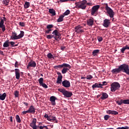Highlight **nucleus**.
<instances>
[{
  "mask_svg": "<svg viewBox=\"0 0 129 129\" xmlns=\"http://www.w3.org/2000/svg\"><path fill=\"white\" fill-rule=\"evenodd\" d=\"M15 76L16 79H20L21 75L20 74V70L19 69H15Z\"/></svg>",
  "mask_w": 129,
  "mask_h": 129,
  "instance_id": "b1692460",
  "label": "nucleus"
},
{
  "mask_svg": "<svg viewBox=\"0 0 129 129\" xmlns=\"http://www.w3.org/2000/svg\"><path fill=\"white\" fill-rule=\"evenodd\" d=\"M101 87H102L103 86H104L105 85H107V83L105 81L103 82L102 84H101Z\"/></svg>",
  "mask_w": 129,
  "mask_h": 129,
  "instance_id": "8fccbe9b",
  "label": "nucleus"
},
{
  "mask_svg": "<svg viewBox=\"0 0 129 129\" xmlns=\"http://www.w3.org/2000/svg\"><path fill=\"white\" fill-rule=\"evenodd\" d=\"M69 0H59L58 1V3H66V2H68Z\"/></svg>",
  "mask_w": 129,
  "mask_h": 129,
  "instance_id": "3c124183",
  "label": "nucleus"
},
{
  "mask_svg": "<svg viewBox=\"0 0 129 129\" xmlns=\"http://www.w3.org/2000/svg\"><path fill=\"white\" fill-rule=\"evenodd\" d=\"M19 94H20V92H19V91H15L14 92V95L15 97H19Z\"/></svg>",
  "mask_w": 129,
  "mask_h": 129,
  "instance_id": "e433bc0d",
  "label": "nucleus"
},
{
  "mask_svg": "<svg viewBox=\"0 0 129 129\" xmlns=\"http://www.w3.org/2000/svg\"><path fill=\"white\" fill-rule=\"evenodd\" d=\"M25 35V32L23 31H20V34L18 35L17 33L15 31H12V36H11V40H19L21 39Z\"/></svg>",
  "mask_w": 129,
  "mask_h": 129,
  "instance_id": "7ed1b4c3",
  "label": "nucleus"
},
{
  "mask_svg": "<svg viewBox=\"0 0 129 129\" xmlns=\"http://www.w3.org/2000/svg\"><path fill=\"white\" fill-rule=\"evenodd\" d=\"M106 113L108 114H114V115H117V114H118V112L114 110H107Z\"/></svg>",
  "mask_w": 129,
  "mask_h": 129,
  "instance_id": "5701e85b",
  "label": "nucleus"
},
{
  "mask_svg": "<svg viewBox=\"0 0 129 129\" xmlns=\"http://www.w3.org/2000/svg\"><path fill=\"white\" fill-rule=\"evenodd\" d=\"M19 25L21 27H25V23L24 22H19Z\"/></svg>",
  "mask_w": 129,
  "mask_h": 129,
  "instance_id": "603ef678",
  "label": "nucleus"
},
{
  "mask_svg": "<svg viewBox=\"0 0 129 129\" xmlns=\"http://www.w3.org/2000/svg\"><path fill=\"white\" fill-rule=\"evenodd\" d=\"M49 121H53L55 123L58 122V120L55 116L49 115V119H48Z\"/></svg>",
  "mask_w": 129,
  "mask_h": 129,
  "instance_id": "4be33fe9",
  "label": "nucleus"
},
{
  "mask_svg": "<svg viewBox=\"0 0 129 129\" xmlns=\"http://www.w3.org/2000/svg\"><path fill=\"white\" fill-rule=\"evenodd\" d=\"M1 55H4V51H0Z\"/></svg>",
  "mask_w": 129,
  "mask_h": 129,
  "instance_id": "680f3d73",
  "label": "nucleus"
},
{
  "mask_svg": "<svg viewBox=\"0 0 129 129\" xmlns=\"http://www.w3.org/2000/svg\"><path fill=\"white\" fill-rule=\"evenodd\" d=\"M4 19H1L0 22V28L2 29L3 32H5L6 31V25H5V22L7 21V18L6 17H3Z\"/></svg>",
  "mask_w": 129,
  "mask_h": 129,
  "instance_id": "1a4fd4ad",
  "label": "nucleus"
},
{
  "mask_svg": "<svg viewBox=\"0 0 129 129\" xmlns=\"http://www.w3.org/2000/svg\"><path fill=\"white\" fill-rule=\"evenodd\" d=\"M9 43L11 44V48H13V47H15V44H16V43L15 42L10 41V42H9Z\"/></svg>",
  "mask_w": 129,
  "mask_h": 129,
  "instance_id": "4c0bfd02",
  "label": "nucleus"
},
{
  "mask_svg": "<svg viewBox=\"0 0 129 129\" xmlns=\"http://www.w3.org/2000/svg\"><path fill=\"white\" fill-rule=\"evenodd\" d=\"M94 23V19L91 18L87 20V24L89 27H92Z\"/></svg>",
  "mask_w": 129,
  "mask_h": 129,
  "instance_id": "6ab92c4d",
  "label": "nucleus"
},
{
  "mask_svg": "<svg viewBox=\"0 0 129 129\" xmlns=\"http://www.w3.org/2000/svg\"><path fill=\"white\" fill-rule=\"evenodd\" d=\"M105 8L108 15H109V17L112 19V21H114V18H113L114 17V12H113V10L110 7H108L107 4H105Z\"/></svg>",
  "mask_w": 129,
  "mask_h": 129,
  "instance_id": "423d86ee",
  "label": "nucleus"
},
{
  "mask_svg": "<svg viewBox=\"0 0 129 129\" xmlns=\"http://www.w3.org/2000/svg\"><path fill=\"white\" fill-rule=\"evenodd\" d=\"M51 31H52V29H48L47 30H46L45 34H51Z\"/></svg>",
  "mask_w": 129,
  "mask_h": 129,
  "instance_id": "a18cd8bd",
  "label": "nucleus"
},
{
  "mask_svg": "<svg viewBox=\"0 0 129 129\" xmlns=\"http://www.w3.org/2000/svg\"><path fill=\"white\" fill-rule=\"evenodd\" d=\"M3 47H4V48H8V47H10V41H9V40L6 41L4 43Z\"/></svg>",
  "mask_w": 129,
  "mask_h": 129,
  "instance_id": "c756f323",
  "label": "nucleus"
},
{
  "mask_svg": "<svg viewBox=\"0 0 129 129\" xmlns=\"http://www.w3.org/2000/svg\"><path fill=\"white\" fill-rule=\"evenodd\" d=\"M49 13L51 14L52 16H56V11L53 9H49Z\"/></svg>",
  "mask_w": 129,
  "mask_h": 129,
  "instance_id": "cd10ccee",
  "label": "nucleus"
},
{
  "mask_svg": "<svg viewBox=\"0 0 129 129\" xmlns=\"http://www.w3.org/2000/svg\"><path fill=\"white\" fill-rule=\"evenodd\" d=\"M101 86V83H96L92 86V87L93 89H95V88H103Z\"/></svg>",
  "mask_w": 129,
  "mask_h": 129,
  "instance_id": "aec40b11",
  "label": "nucleus"
},
{
  "mask_svg": "<svg viewBox=\"0 0 129 129\" xmlns=\"http://www.w3.org/2000/svg\"><path fill=\"white\" fill-rule=\"evenodd\" d=\"M97 40H98V42H102L103 38H102V37H101V36H98Z\"/></svg>",
  "mask_w": 129,
  "mask_h": 129,
  "instance_id": "a19ab883",
  "label": "nucleus"
},
{
  "mask_svg": "<svg viewBox=\"0 0 129 129\" xmlns=\"http://www.w3.org/2000/svg\"><path fill=\"white\" fill-rule=\"evenodd\" d=\"M99 8H100L99 5H96L92 7L91 11L92 16H94L95 14V13L98 11Z\"/></svg>",
  "mask_w": 129,
  "mask_h": 129,
  "instance_id": "9d476101",
  "label": "nucleus"
},
{
  "mask_svg": "<svg viewBox=\"0 0 129 129\" xmlns=\"http://www.w3.org/2000/svg\"><path fill=\"white\" fill-rule=\"evenodd\" d=\"M19 66H20V63H19V62H18V61H16L15 64V68H19Z\"/></svg>",
  "mask_w": 129,
  "mask_h": 129,
  "instance_id": "37998d69",
  "label": "nucleus"
},
{
  "mask_svg": "<svg viewBox=\"0 0 129 129\" xmlns=\"http://www.w3.org/2000/svg\"><path fill=\"white\" fill-rule=\"evenodd\" d=\"M41 76H43V74H41Z\"/></svg>",
  "mask_w": 129,
  "mask_h": 129,
  "instance_id": "338daca9",
  "label": "nucleus"
},
{
  "mask_svg": "<svg viewBox=\"0 0 129 129\" xmlns=\"http://www.w3.org/2000/svg\"><path fill=\"white\" fill-rule=\"evenodd\" d=\"M7 97V93L0 94V100H5Z\"/></svg>",
  "mask_w": 129,
  "mask_h": 129,
  "instance_id": "a878e982",
  "label": "nucleus"
},
{
  "mask_svg": "<svg viewBox=\"0 0 129 129\" xmlns=\"http://www.w3.org/2000/svg\"><path fill=\"white\" fill-rule=\"evenodd\" d=\"M116 103L118 105H121V104H129V99L122 100L121 99L120 101H116Z\"/></svg>",
  "mask_w": 129,
  "mask_h": 129,
  "instance_id": "9b49d317",
  "label": "nucleus"
},
{
  "mask_svg": "<svg viewBox=\"0 0 129 129\" xmlns=\"http://www.w3.org/2000/svg\"><path fill=\"white\" fill-rule=\"evenodd\" d=\"M10 3V0H4L3 1V4L5 5V6H9V4Z\"/></svg>",
  "mask_w": 129,
  "mask_h": 129,
  "instance_id": "f704fd0d",
  "label": "nucleus"
},
{
  "mask_svg": "<svg viewBox=\"0 0 129 129\" xmlns=\"http://www.w3.org/2000/svg\"><path fill=\"white\" fill-rule=\"evenodd\" d=\"M110 117V116L108 115H105L104 116V118L105 120H108V119Z\"/></svg>",
  "mask_w": 129,
  "mask_h": 129,
  "instance_id": "79ce46f5",
  "label": "nucleus"
},
{
  "mask_svg": "<svg viewBox=\"0 0 129 129\" xmlns=\"http://www.w3.org/2000/svg\"><path fill=\"white\" fill-rule=\"evenodd\" d=\"M24 9H29L30 8V2H26L24 5Z\"/></svg>",
  "mask_w": 129,
  "mask_h": 129,
  "instance_id": "2f4dec72",
  "label": "nucleus"
},
{
  "mask_svg": "<svg viewBox=\"0 0 129 129\" xmlns=\"http://www.w3.org/2000/svg\"><path fill=\"white\" fill-rule=\"evenodd\" d=\"M105 8L108 15H109V17L112 19V21H114V18H113L114 17V12H113V10L110 7H108L107 4H105Z\"/></svg>",
  "mask_w": 129,
  "mask_h": 129,
  "instance_id": "39448f33",
  "label": "nucleus"
},
{
  "mask_svg": "<svg viewBox=\"0 0 129 129\" xmlns=\"http://www.w3.org/2000/svg\"><path fill=\"white\" fill-rule=\"evenodd\" d=\"M100 96H101V95H98L97 96V98H99V97H100Z\"/></svg>",
  "mask_w": 129,
  "mask_h": 129,
  "instance_id": "e2e57ef3",
  "label": "nucleus"
},
{
  "mask_svg": "<svg viewBox=\"0 0 129 129\" xmlns=\"http://www.w3.org/2000/svg\"><path fill=\"white\" fill-rule=\"evenodd\" d=\"M47 58H48V59H54V56L52 55V53H48L47 55Z\"/></svg>",
  "mask_w": 129,
  "mask_h": 129,
  "instance_id": "72a5a7b5",
  "label": "nucleus"
},
{
  "mask_svg": "<svg viewBox=\"0 0 129 129\" xmlns=\"http://www.w3.org/2000/svg\"><path fill=\"white\" fill-rule=\"evenodd\" d=\"M100 52V50L99 49H96L93 51L92 52V55L93 56H96Z\"/></svg>",
  "mask_w": 129,
  "mask_h": 129,
  "instance_id": "7c9ffc66",
  "label": "nucleus"
},
{
  "mask_svg": "<svg viewBox=\"0 0 129 129\" xmlns=\"http://www.w3.org/2000/svg\"><path fill=\"white\" fill-rule=\"evenodd\" d=\"M116 129H129V127L127 126H122V127H118Z\"/></svg>",
  "mask_w": 129,
  "mask_h": 129,
  "instance_id": "ea45409f",
  "label": "nucleus"
},
{
  "mask_svg": "<svg viewBox=\"0 0 129 129\" xmlns=\"http://www.w3.org/2000/svg\"><path fill=\"white\" fill-rule=\"evenodd\" d=\"M110 25V20L109 19H105L103 21V26L105 28H108Z\"/></svg>",
  "mask_w": 129,
  "mask_h": 129,
  "instance_id": "dca6fc26",
  "label": "nucleus"
},
{
  "mask_svg": "<svg viewBox=\"0 0 129 129\" xmlns=\"http://www.w3.org/2000/svg\"><path fill=\"white\" fill-rule=\"evenodd\" d=\"M58 91H59V92L62 93L64 97L69 98L71 97L72 95H73V93H72V92H69L66 90L65 89L59 88L58 89Z\"/></svg>",
  "mask_w": 129,
  "mask_h": 129,
  "instance_id": "0eeeda50",
  "label": "nucleus"
},
{
  "mask_svg": "<svg viewBox=\"0 0 129 129\" xmlns=\"http://www.w3.org/2000/svg\"><path fill=\"white\" fill-rule=\"evenodd\" d=\"M62 78H63V76H58L56 81L57 84H61L62 83Z\"/></svg>",
  "mask_w": 129,
  "mask_h": 129,
  "instance_id": "bb28decb",
  "label": "nucleus"
},
{
  "mask_svg": "<svg viewBox=\"0 0 129 129\" xmlns=\"http://www.w3.org/2000/svg\"><path fill=\"white\" fill-rule=\"evenodd\" d=\"M125 48L126 50H129V46H127V45H126L125 46Z\"/></svg>",
  "mask_w": 129,
  "mask_h": 129,
  "instance_id": "13d9d810",
  "label": "nucleus"
},
{
  "mask_svg": "<svg viewBox=\"0 0 129 129\" xmlns=\"http://www.w3.org/2000/svg\"><path fill=\"white\" fill-rule=\"evenodd\" d=\"M53 25H52V24H49V25H48L46 26V28H47V29H52V28H53Z\"/></svg>",
  "mask_w": 129,
  "mask_h": 129,
  "instance_id": "c03bdc74",
  "label": "nucleus"
},
{
  "mask_svg": "<svg viewBox=\"0 0 129 129\" xmlns=\"http://www.w3.org/2000/svg\"><path fill=\"white\" fill-rule=\"evenodd\" d=\"M86 5H87V6H91L92 4L90 3H87L86 4Z\"/></svg>",
  "mask_w": 129,
  "mask_h": 129,
  "instance_id": "bf43d9fd",
  "label": "nucleus"
},
{
  "mask_svg": "<svg viewBox=\"0 0 129 129\" xmlns=\"http://www.w3.org/2000/svg\"><path fill=\"white\" fill-rule=\"evenodd\" d=\"M119 88H120V84L117 82H113L111 84V92H115L116 90H119Z\"/></svg>",
  "mask_w": 129,
  "mask_h": 129,
  "instance_id": "6e6552de",
  "label": "nucleus"
},
{
  "mask_svg": "<svg viewBox=\"0 0 129 129\" xmlns=\"http://www.w3.org/2000/svg\"><path fill=\"white\" fill-rule=\"evenodd\" d=\"M57 75H58V76H62V74H61V73H60L59 72H57Z\"/></svg>",
  "mask_w": 129,
  "mask_h": 129,
  "instance_id": "4d7b16f0",
  "label": "nucleus"
},
{
  "mask_svg": "<svg viewBox=\"0 0 129 129\" xmlns=\"http://www.w3.org/2000/svg\"><path fill=\"white\" fill-rule=\"evenodd\" d=\"M10 121L13 122V116H10Z\"/></svg>",
  "mask_w": 129,
  "mask_h": 129,
  "instance_id": "052dcab7",
  "label": "nucleus"
},
{
  "mask_svg": "<svg viewBox=\"0 0 129 129\" xmlns=\"http://www.w3.org/2000/svg\"><path fill=\"white\" fill-rule=\"evenodd\" d=\"M70 14V11L69 10H67L63 14V16L65 17V16H68Z\"/></svg>",
  "mask_w": 129,
  "mask_h": 129,
  "instance_id": "c9c22d12",
  "label": "nucleus"
},
{
  "mask_svg": "<svg viewBox=\"0 0 129 129\" xmlns=\"http://www.w3.org/2000/svg\"><path fill=\"white\" fill-rule=\"evenodd\" d=\"M125 46H124L120 49V51L121 52V53H124V51H125Z\"/></svg>",
  "mask_w": 129,
  "mask_h": 129,
  "instance_id": "49530a36",
  "label": "nucleus"
},
{
  "mask_svg": "<svg viewBox=\"0 0 129 129\" xmlns=\"http://www.w3.org/2000/svg\"><path fill=\"white\" fill-rule=\"evenodd\" d=\"M64 16L63 15H60L57 20V23H61V22H63V18H64Z\"/></svg>",
  "mask_w": 129,
  "mask_h": 129,
  "instance_id": "c85d7f7f",
  "label": "nucleus"
},
{
  "mask_svg": "<svg viewBox=\"0 0 129 129\" xmlns=\"http://www.w3.org/2000/svg\"><path fill=\"white\" fill-rule=\"evenodd\" d=\"M86 4H87V1L83 0L82 2H78L75 3L76 9H81L82 10L86 9Z\"/></svg>",
  "mask_w": 129,
  "mask_h": 129,
  "instance_id": "20e7f679",
  "label": "nucleus"
},
{
  "mask_svg": "<svg viewBox=\"0 0 129 129\" xmlns=\"http://www.w3.org/2000/svg\"><path fill=\"white\" fill-rule=\"evenodd\" d=\"M36 122H37V119L34 118L33 121L30 124V126L32 127L33 129H37V125H36Z\"/></svg>",
  "mask_w": 129,
  "mask_h": 129,
  "instance_id": "f3484780",
  "label": "nucleus"
},
{
  "mask_svg": "<svg viewBox=\"0 0 129 129\" xmlns=\"http://www.w3.org/2000/svg\"><path fill=\"white\" fill-rule=\"evenodd\" d=\"M75 32L79 34V33H84V30H83V27L80 25H78L75 27Z\"/></svg>",
  "mask_w": 129,
  "mask_h": 129,
  "instance_id": "f8f14e48",
  "label": "nucleus"
},
{
  "mask_svg": "<svg viewBox=\"0 0 129 129\" xmlns=\"http://www.w3.org/2000/svg\"><path fill=\"white\" fill-rule=\"evenodd\" d=\"M44 127H45L46 129H48V127H47V126H45V125L40 126H39V128H40V129H43Z\"/></svg>",
  "mask_w": 129,
  "mask_h": 129,
  "instance_id": "de8ad7c7",
  "label": "nucleus"
},
{
  "mask_svg": "<svg viewBox=\"0 0 129 129\" xmlns=\"http://www.w3.org/2000/svg\"><path fill=\"white\" fill-rule=\"evenodd\" d=\"M52 34H49L47 35V39H50L52 38H54L56 41H60L61 40V33L59 32L57 30H54Z\"/></svg>",
  "mask_w": 129,
  "mask_h": 129,
  "instance_id": "f03ea898",
  "label": "nucleus"
},
{
  "mask_svg": "<svg viewBox=\"0 0 129 129\" xmlns=\"http://www.w3.org/2000/svg\"><path fill=\"white\" fill-rule=\"evenodd\" d=\"M101 95L102 96L100 97V99L102 100H105V99L108 98V95L106 93L102 92Z\"/></svg>",
  "mask_w": 129,
  "mask_h": 129,
  "instance_id": "393cba45",
  "label": "nucleus"
},
{
  "mask_svg": "<svg viewBox=\"0 0 129 129\" xmlns=\"http://www.w3.org/2000/svg\"><path fill=\"white\" fill-rule=\"evenodd\" d=\"M86 78L85 77H82L81 79H85Z\"/></svg>",
  "mask_w": 129,
  "mask_h": 129,
  "instance_id": "0e129e2a",
  "label": "nucleus"
},
{
  "mask_svg": "<svg viewBox=\"0 0 129 129\" xmlns=\"http://www.w3.org/2000/svg\"><path fill=\"white\" fill-rule=\"evenodd\" d=\"M16 121H17V122H19V123H21V121H22V120H21V118H20V116L19 115H16Z\"/></svg>",
  "mask_w": 129,
  "mask_h": 129,
  "instance_id": "473e14b6",
  "label": "nucleus"
},
{
  "mask_svg": "<svg viewBox=\"0 0 129 129\" xmlns=\"http://www.w3.org/2000/svg\"><path fill=\"white\" fill-rule=\"evenodd\" d=\"M44 81V79L43 78H40L38 80L39 83L41 86H42L44 88H48V86L46 84L43 83Z\"/></svg>",
  "mask_w": 129,
  "mask_h": 129,
  "instance_id": "2eb2a0df",
  "label": "nucleus"
},
{
  "mask_svg": "<svg viewBox=\"0 0 129 129\" xmlns=\"http://www.w3.org/2000/svg\"><path fill=\"white\" fill-rule=\"evenodd\" d=\"M23 104H24V105H25V106H29V103H28L26 102H24Z\"/></svg>",
  "mask_w": 129,
  "mask_h": 129,
  "instance_id": "6e6d98bb",
  "label": "nucleus"
},
{
  "mask_svg": "<svg viewBox=\"0 0 129 129\" xmlns=\"http://www.w3.org/2000/svg\"><path fill=\"white\" fill-rule=\"evenodd\" d=\"M3 50H4V49H5V48H3Z\"/></svg>",
  "mask_w": 129,
  "mask_h": 129,
  "instance_id": "774afa93",
  "label": "nucleus"
},
{
  "mask_svg": "<svg viewBox=\"0 0 129 129\" xmlns=\"http://www.w3.org/2000/svg\"><path fill=\"white\" fill-rule=\"evenodd\" d=\"M44 117L45 118H47V120H49V119L50 118V116H49L48 114H45V115H44Z\"/></svg>",
  "mask_w": 129,
  "mask_h": 129,
  "instance_id": "09e8293b",
  "label": "nucleus"
},
{
  "mask_svg": "<svg viewBox=\"0 0 129 129\" xmlns=\"http://www.w3.org/2000/svg\"><path fill=\"white\" fill-rule=\"evenodd\" d=\"M36 66H37V63H36V62H35L34 60H31L28 63V64L27 66V69H29L30 67H33V68H35Z\"/></svg>",
  "mask_w": 129,
  "mask_h": 129,
  "instance_id": "4468645a",
  "label": "nucleus"
},
{
  "mask_svg": "<svg viewBox=\"0 0 129 129\" xmlns=\"http://www.w3.org/2000/svg\"><path fill=\"white\" fill-rule=\"evenodd\" d=\"M22 113V114H27V113H29V111L28 110L26 111H23Z\"/></svg>",
  "mask_w": 129,
  "mask_h": 129,
  "instance_id": "864d4df0",
  "label": "nucleus"
},
{
  "mask_svg": "<svg viewBox=\"0 0 129 129\" xmlns=\"http://www.w3.org/2000/svg\"><path fill=\"white\" fill-rule=\"evenodd\" d=\"M92 78H93V77L91 75H89L87 76L86 79L88 80H90L91 79H92Z\"/></svg>",
  "mask_w": 129,
  "mask_h": 129,
  "instance_id": "58836bf2",
  "label": "nucleus"
},
{
  "mask_svg": "<svg viewBox=\"0 0 129 129\" xmlns=\"http://www.w3.org/2000/svg\"><path fill=\"white\" fill-rule=\"evenodd\" d=\"M54 68L57 70H59V69H62V68H63L61 70V73L62 74H66V73L71 69V66L69 64L63 63L62 64L55 66Z\"/></svg>",
  "mask_w": 129,
  "mask_h": 129,
  "instance_id": "f257e3e1",
  "label": "nucleus"
},
{
  "mask_svg": "<svg viewBox=\"0 0 129 129\" xmlns=\"http://www.w3.org/2000/svg\"><path fill=\"white\" fill-rule=\"evenodd\" d=\"M56 100H57V98L54 96L50 97V101L51 102L52 105H56Z\"/></svg>",
  "mask_w": 129,
  "mask_h": 129,
  "instance_id": "412c9836",
  "label": "nucleus"
},
{
  "mask_svg": "<svg viewBox=\"0 0 129 129\" xmlns=\"http://www.w3.org/2000/svg\"><path fill=\"white\" fill-rule=\"evenodd\" d=\"M61 84L62 86H63V87H66V88H69V87H70V86H71L70 82L68 80H64L62 81Z\"/></svg>",
  "mask_w": 129,
  "mask_h": 129,
  "instance_id": "ddd939ff",
  "label": "nucleus"
},
{
  "mask_svg": "<svg viewBox=\"0 0 129 129\" xmlns=\"http://www.w3.org/2000/svg\"><path fill=\"white\" fill-rule=\"evenodd\" d=\"M66 48V46H61L60 47V49H61L62 51H64V49H65Z\"/></svg>",
  "mask_w": 129,
  "mask_h": 129,
  "instance_id": "5fc2aeb1",
  "label": "nucleus"
},
{
  "mask_svg": "<svg viewBox=\"0 0 129 129\" xmlns=\"http://www.w3.org/2000/svg\"><path fill=\"white\" fill-rule=\"evenodd\" d=\"M18 46V44H14V47H17Z\"/></svg>",
  "mask_w": 129,
  "mask_h": 129,
  "instance_id": "69168bd1",
  "label": "nucleus"
},
{
  "mask_svg": "<svg viewBox=\"0 0 129 129\" xmlns=\"http://www.w3.org/2000/svg\"><path fill=\"white\" fill-rule=\"evenodd\" d=\"M28 110L29 113H32V114H35L36 112V109H35V107L33 105H31Z\"/></svg>",
  "mask_w": 129,
  "mask_h": 129,
  "instance_id": "a211bd4d",
  "label": "nucleus"
}]
</instances>
